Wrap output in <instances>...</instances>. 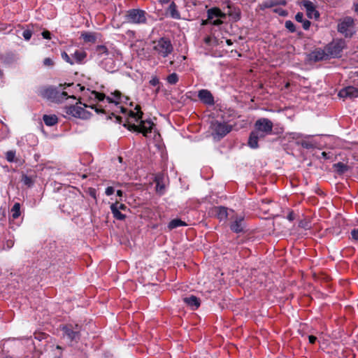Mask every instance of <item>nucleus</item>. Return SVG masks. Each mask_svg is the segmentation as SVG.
I'll use <instances>...</instances> for the list:
<instances>
[{"instance_id": "nucleus-1", "label": "nucleus", "mask_w": 358, "mask_h": 358, "mask_svg": "<svg viewBox=\"0 0 358 358\" xmlns=\"http://www.w3.org/2000/svg\"><path fill=\"white\" fill-rule=\"evenodd\" d=\"M273 127V124L270 120L264 117L258 119L255 123V131L250 135L248 145L252 149L257 148L259 139L271 134Z\"/></svg>"}, {"instance_id": "nucleus-2", "label": "nucleus", "mask_w": 358, "mask_h": 358, "mask_svg": "<svg viewBox=\"0 0 358 358\" xmlns=\"http://www.w3.org/2000/svg\"><path fill=\"white\" fill-rule=\"evenodd\" d=\"M152 50L159 58H166L173 52V45L168 38L162 37L153 41Z\"/></svg>"}, {"instance_id": "nucleus-3", "label": "nucleus", "mask_w": 358, "mask_h": 358, "mask_svg": "<svg viewBox=\"0 0 358 358\" xmlns=\"http://www.w3.org/2000/svg\"><path fill=\"white\" fill-rule=\"evenodd\" d=\"M147 13L141 9H130L127 11L124 19L127 23L140 24H144L147 20Z\"/></svg>"}, {"instance_id": "nucleus-4", "label": "nucleus", "mask_w": 358, "mask_h": 358, "mask_svg": "<svg viewBox=\"0 0 358 358\" xmlns=\"http://www.w3.org/2000/svg\"><path fill=\"white\" fill-rule=\"evenodd\" d=\"M87 107V106L86 104H84L83 107L81 103L79 102V103H77L74 106H70L69 107H66V113L75 117L86 120L90 118L91 116V113L89 111L86 110L85 108Z\"/></svg>"}, {"instance_id": "nucleus-5", "label": "nucleus", "mask_w": 358, "mask_h": 358, "mask_svg": "<svg viewBox=\"0 0 358 358\" xmlns=\"http://www.w3.org/2000/svg\"><path fill=\"white\" fill-rule=\"evenodd\" d=\"M354 20L351 17H345L341 19L337 26V30L345 37H351L353 32Z\"/></svg>"}, {"instance_id": "nucleus-6", "label": "nucleus", "mask_w": 358, "mask_h": 358, "mask_svg": "<svg viewBox=\"0 0 358 358\" xmlns=\"http://www.w3.org/2000/svg\"><path fill=\"white\" fill-rule=\"evenodd\" d=\"M211 129L213 136L220 139L231 131V126L226 123L215 121L211 123Z\"/></svg>"}, {"instance_id": "nucleus-7", "label": "nucleus", "mask_w": 358, "mask_h": 358, "mask_svg": "<svg viewBox=\"0 0 358 358\" xmlns=\"http://www.w3.org/2000/svg\"><path fill=\"white\" fill-rule=\"evenodd\" d=\"M208 20L215 26H219L222 24L220 18H225L227 13H223L218 8H213L208 10Z\"/></svg>"}, {"instance_id": "nucleus-8", "label": "nucleus", "mask_w": 358, "mask_h": 358, "mask_svg": "<svg viewBox=\"0 0 358 358\" xmlns=\"http://www.w3.org/2000/svg\"><path fill=\"white\" fill-rule=\"evenodd\" d=\"M153 125L150 120H140L138 124H133L130 125L129 129H132L142 133L144 136H147L148 134L151 133Z\"/></svg>"}, {"instance_id": "nucleus-9", "label": "nucleus", "mask_w": 358, "mask_h": 358, "mask_svg": "<svg viewBox=\"0 0 358 358\" xmlns=\"http://www.w3.org/2000/svg\"><path fill=\"white\" fill-rule=\"evenodd\" d=\"M68 95V92H59L55 88L49 87L44 90L43 96L49 99L55 101H60L63 99V97H66Z\"/></svg>"}, {"instance_id": "nucleus-10", "label": "nucleus", "mask_w": 358, "mask_h": 358, "mask_svg": "<svg viewBox=\"0 0 358 358\" xmlns=\"http://www.w3.org/2000/svg\"><path fill=\"white\" fill-rule=\"evenodd\" d=\"M301 6L306 10L307 16L312 19H317L320 17L319 12L315 9L314 3L308 0H301L300 2Z\"/></svg>"}, {"instance_id": "nucleus-11", "label": "nucleus", "mask_w": 358, "mask_h": 358, "mask_svg": "<svg viewBox=\"0 0 358 358\" xmlns=\"http://www.w3.org/2000/svg\"><path fill=\"white\" fill-rule=\"evenodd\" d=\"M95 53L96 54L97 59L99 61H101L102 59L108 57V56L118 57L121 55L119 51H109L105 45H98L96 48Z\"/></svg>"}, {"instance_id": "nucleus-12", "label": "nucleus", "mask_w": 358, "mask_h": 358, "mask_svg": "<svg viewBox=\"0 0 358 358\" xmlns=\"http://www.w3.org/2000/svg\"><path fill=\"white\" fill-rule=\"evenodd\" d=\"M338 96L341 98H357L358 97V89L352 86L347 87L338 92Z\"/></svg>"}, {"instance_id": "nucleus-13", "label": "nucleus", "mask_w": 358, "mask_h": 358, "mask_svg": "<svg viewBox=\"0 0 358 358\" xmlns=\"http://www.w3.org/2000/svg\"><path fill=\"white\" fill-rule=\"evenodd\" d=\"M62 329L64 336H66L70 341H75L79 338L80 330L78 325L76 326L75 329L69 326L64 327Z\"/></svg>"}, {"instance_id": "nucleus-14", "label": "nucleus", "mask_w": 358, "mask_h": 358, "mask_svg": "<svg viewBox=\"0 0 358 358\" xmlns=\"http://www.w3.org/2000/svg\"><path fill=\"white\" fill-rule=\"evenodd\" d=\"M198 96L199 99L207 105H213L214 99L210 91L207 90H201L199 91Z\"/></svg>"}, {"instance_id": "nucleus-15", "label": "nucleus", "mask_w": 358, "mask_h": 358, "mask_svg": "<svg viewBox=\"0 0 358 358\" xmlns=\"http://www.w3.org/2000/svg\"><path fill=\"white\" fill-rule=\"evenodd\" d=\"M64 85L65 86L64 89L68 88V91H66L68 92V95L66 97H63V99L72 98L76 99V96L74 94L76 92L84 90V87L80 86L79 84L74 85L73 83H65Z\"/></svg>"}, {"instance_id": "nucleus-16", "label": "nucleus", "mask_w": 358, "mask_h": 358, "mask_svg": "<svg viewBox=\"0 0 358 358\" xmlns=\"http://www.w3.org/2000/svg\"><path fill=\"white\" fill-rule=\"evenodd\" d=\"M244 227V217L243 216H236L234 221L231 223L230 228L233 231L239 233L243 231Z\"/></svg>"}, {"instance_id": "nucleus-17", "label": "nucleus", "mask_w": 358, "mask_h": 358, "mask_svg": "<svg viewBox=\"0 0 358 358\" xmlns=\"http://www.w3.org/2000/svg\"><path fill=\"white\" fill-rule=\"evenodd\" d=\"M113 56H108V57H105L102 59V60L99 61L102 67L107 71L113 72L115 71V63L113 60Z\"/></svg>"}, {"instance_id": "nucleus-18", "label": "nucleus", "mask_w": 358, "mask_h": 358, "mask_svg": "<svg viewBox=\"0 0 358 358\" xmlns=\"http://www.w3.org/2000/svg\"><path fill=\"white\" fill-rule=\"evenodd\" d=\"M87 57V53L84 50L78 49L76 50L72 54V59L74 62V64H81L84 62Z\"/></svg>"}, {"instance_id": "nucleus-19", "label": "nucleus", "mask_w": 358, "mask_h": 358, "mask_svg": "<svg viewBox=\"0 0 358 358\" xmlns=\"http://www.w3.org/2000/svg\"><path fill=\"white\" fill-rule=\"evenodd\" d=\"M183 301L194 310L198 308L200 306L199 299L193 295L188 297H185L183 299Z\"/></svg>"}, {"instance_id": "nucleus-20", "label": "nucleus", "mask_w": 358, "mask_h": 358, "mask_svg": "<svg viewBox=\"0 0 358 358\" xmlns=\"http://www.w3.org/2000/svg\"><path fill=\"white\" fill-rule=\"evenodd\" d=\"M215 212L217 218L220 220H225L227 218V208L223 206H218L215 208Z\"/></svg>"}, {"instance_id": "nucleus-21", "label": "nucleus", "mask_w": 358, "mask_h": 358, "mask_svg": "<svg viewBox=\"0 0 358 358\" xmlns=\"http://www.w3.org/2000/svg\"><path fill=\"white\" fill-rule=\"evenodd\" d=\"M122 94L119 91H115L112 93L110 96L106 97V99L109 103H114L116 105L122 101Z\"/></svg>"}, {"instance_id": "nucleus-22", "label": "nucleus", "mask_w": 358, "mask_h": 358, "mask_svg": "<svg viewBox=\"0 0 358 358\" xmlns=\"http://www.w3.org/2000/svg\"><path fill=\"white\" fill-rule=\"evenodd\" d=\"M226 3H227V7L229 9V10L227 12V15L231 16L235 20H238L241 17L240 10L238 9L237 10L235 8L232 9L230 2L227 1V2H226Z\"/></svg>"}, {"instance_id": "nucleus-23", "label": "nucleus", "mask_w": 358, "mask_h": 358, "mask_svg": "<svg viewBox=\"0 0 358 358\" xmlns=\"http://www.w3.org/2000/svg\"><path fill=\"white\" fill-rule=\"evenodd\" d=\"M43 120L47 126H53L57 122V117L55 115H45Z\"/></svg>"}, {"instance_id": "nucleus-24", "label": "nucleus", "mask_w": 358, "mask_h": 358, "mask_svg": "<svg viewBox=\"0 0 358 358\" xmlns=\"http://www.w3.org/2000/svg\"><path fill=\"white\" fill-rule=\"evenodd\" d=\"M168 12L169 13L171 17L173 19H180V15L179 12L176 8V5L175 3L172 2L168 9Z\"/></svg>"}, {"instance_id": "nucleus-25", "label": "nucleus", "mask_w": 358, "mask_h": 358, "mask_svg": "<svg viewBox=\"0 0 358 358\" xmlns=\"http://www.w3.org/2000/svg\"><path fill=\"white\" fill-rule=\"evenodd\" d=\"M186 225L187 224L184 221H182L180 219H173L169 223L168 227L169 229H173L178 227Z\"/></svg>"}, {"instance_id": "nucleus-26", "label": "nucleus", "mask_w": 358, "mask_h": 358, "mask_svg": "<svg viewBox=\"0 0 358 358\" xmlns=\"http://www.w3.org/2000/svg\"><path fill=\"white\" fill-rule=\"evenodd\" d=\"M311 57L315 61H320L324 59L326 54L323 50H318L313 52Z\"/></svg>"}, {"instance_id": "nucleus-27", "label": "nucleus", "mask_w": 358, "mask_h": 358, "mask_svg": "<svg viewBox=\"0 0 358 358\" xmlns=\"http://www.w3.org/2000/svg\"><path fill=\"white\" fill-rule=\"evenodd\" d=\"M20 215V204L15 203L11 208V216L13 219L15 220Z\"/></svg>"}, {"instance_id": "nucleus-28", "label": "nucleus", "mask_w": 358, "mask_h": 358, "mask_svg": "<svg viewBox=\"0 0 358 358\" xmlns=\"http://www.w3.org/2000/svg\"><path fill=\"white\" fill-rule=\"evenodd\" d=\"M111 212L114 216V217L119 220H123L125 218V215L122 213L120 210L115 207H111L110 206Z\"/></svg>"}, {"instance_id": "nucleus-29", "label": "nucleus", "mask_w": 358, "mask_h": 358, "mask_svg": "<svg viewBox=\"0 0 358 358\" xmlns=\"http://www.w3.org/2000/svg\"><path fill=\"white\" fill-rule=\"evenodd\" d=\"M135 109L137 110L136 113H134L133 111H131L130 115L131 117H134L136 120V122H138L142 118L143 112L141 111V108L139 106H136Z\"/></svg>"}, {"instance_id": "nucleus-30", "label": "nucleus", "mask_w": 358, "mask_h": 358, "mask_svg": "<svg viewBox=\"0 0 358 358\" xmlns=\"http://www.w3.org/2000/svg\"><path fill=\"white\" fill-rule=\"evenodd\" d=\"M81 37L85 42H94L96 41L95 36L92 33H83L81 34Z\"/></svg>"}, {"instance_id": "nucleus-31", "label": "nucleus", "mask_w": 358, "mask_h": 358, "mask_svg": "<svg viewBox=\"0 0 358 358\" xmlns=\"http://www.w3.org/2000/svg\"><path fill=\"white\" fill-rule=\"evenodd\" d=\"M91 96H90L91 99H96L99 101L104 100L106 98L105 94L99 92H96L95 91H92L90 92Z\"/></svg>"}, {"instance_id": "nucleus-32", "label": "nucleus", "mask_w": 358, "mask_h": 358, "mask_svg": "<svg viewBox=\"0 0 358 358\" xmlns=\"http://www.w3.org/2000/svg\"><path fill=\"white\" fill-rule=\"evenodd\" d=\"M166 80L169 84L174 85L178 81V76L176 73H172L167 77Z\"/></svg>"}, {"instance_id": "nucleus-33", "label": "nucleus", "mask_w": 358, "mask_h": 358, "mask_svg": "<svg viewBox=\"0 0 358 358\" xmlns=\"http://www.w3.org/2000/svg\"><path fill=\"white\" fill-rule=\"evenodd\" d=\"M334 166L340 173H344L348 169V166L341 162L336 164Z\"/></svg>"}, {"instance_id": "nucleus-34", "label": "nucleus", "mask_w": 358, "mask_h": 358, "mask_svg": "<svg viewBox=\"0 0 358 358\" xmlns=\"http://www.w3.org/2000/svg\"><path fill=\"white\" fill-rule=\"evenodd\" d=\"M278 3L273 1H266V3H262L261 5H259V8L261 10H264L265 8H271V7H273L274 6H276Z\"/></svg>"}, {"instance_id": "nucleus-35", "label": "nucleus", "mask_w": 358, "mask_h": 358, "mask_svg": "<svg viewBox=\"0 0 358 358\" xmlns=\"http://www.w3.org/2000/svg\"><path fill=\"white\" fill-rule=\"evenodd\" d=\"M285 26L292 33L296 31L295 25L291 20H287L285 23Z\"/></svg>"}, {"instance_id": "nucleus-36", "label": "nucleus", "mask_w": 358, "mask_h": 358, "mask_svg": "<svg viewBox=\"0 0 358 358\" xmlns=\"http://www.w3.org/2000/svg\"><path fill=\"white\" fill-rule=\"evenodd\" d=\"M62 58L71 65L74 64V62L72 59V57H71L66 52H62Z\"/></svg>"}, {"instance_id": "nucleus-37", "label": "nucleus", "mask_w": 358, "mask_h": 358, "mask_svg": "<svg viewBox=\"0 0 358 358\" xmlns=\"http://www.w3.org/2000/svg\"><path fill=\"white\" fill-rule=\"evenodd\" d=\"M6 157L8 162H13L15 157V152L13 150L8 151L6 154Z\"/></svg>"}, {"instance_id": "nucleus-38", "label": "nucleus", "mask_w": 358, "mask_h": 358, "mask_svg": "<svg viewBox=\"0 0 358 358\" xmlns=\"http://www.w3.org/2000/svg\"><path fill=\"white\" fill-rule=\"evenodd\" d=\"M43 65L47 67H52L54 65V61L50 57H47L43 60Z\"/></svg>"}, {"instance_id": "nucleus-39", "label": "nucleus", "mask_w": 358, "mask_h": 358, "mask_svg": "<svg viewBox=\"0 0 358 358\" xmlns=\"http://www.w3.org/2000/svg\"><path fill=\"white\" fill-rule=\"evenodd\" d=\"M156 191L160 194H163L164 190V185H161L158 179L156 180Z\"/></svg>"}, {"instance_id": "nucleus-40", "label": "nucleus", "mask_w": 358, "mask_h": 358, "mask_svg": "<svg viewBox=\"0 0 358 358\" xmlns=\"http://www.w3.org/2000/svg\"><path fill=\"white\" fill-rule=\"evenodd\" d=\"M110 206L111 207H115L116 208L119 209L120 210H126L127 208V206L124 204L120 203L118 202L113 203Z\"/></svg>"}, {"instance_id": "nucleus-41", "label": "nucleus", "mask_w": 358, "mask_h": 358, "mask_svg": "<svg viewBox=\"0 0 358 358\" xmlns=\"http://www.w3.org/2000/svg\"><path fill=\"white\" fill-rule=\"evenodd\" d=\"M22 36L26 41H29L32 36V33L29 29H26L23 31Z\"/></svg>"}, {"instance_id": "nucleus-42", "label": "nucleus", "mask_w": 358, "mask_h": 358, "mask_svg": "<svg viewBox=\"0 0 358 358\" xmlns=\"http://www.w3.org/2000/svg\"><path fill=\"white\" fill-rule=\"evenodd\" d=\"M204 42L208 45H213V42H215V39H213L210 36H207L204 38Z\"/></svg>"}, {"instance_id": "nucleus-43", "label": "nucleus", "mask_w": 358, "mask_h": 358, "mask_svg": "<svg viewBox=\"0 0 358 358\" xmlns=\"http://www.w3.org/2000/svg\"><path fill=\"white\" fill-rule=\"evenodd\" d=\"M295 19L299 22H302L303 21V14L302 13H297L295 15Z\"/></svg>"}, {"instance_id": "nucleus-44", "label": "nucleus", "mask_w": 358, "mask_h": 358, "mask_svg": "<svg viewBox=\"0 0 358 358\" xmlns=\"http://www.w3.org/2000/svg\"><path fill=\"white\" fill-rule=\"evenodd\" d=\"M159 83V79L156 76L152 77V79L150 80V84L152 86L157 85Z\"/></svg>"}, {"instance_id": "nucleus-45", "label": "nucleus", "mask_w": 358, "mask_h": 358, "mask_svg": "<svg viewBox=\"0 0 358 358\" xmlns=\"http://www.w3.org/2000/svg\"><path fill=\"white\" fill-rule=\"evenodd\" d=\"M352 237L354 240L358 241V228L351 231Z\"/></svg>"}, {"instance_id": "nucleus-46", "label": "nucleus", "mask_w": 358, "mask_h": 358, "mask_svg": "<svg viewBox=\"0 0 358 358\" xmlns=\"http://www.w3.org/2000/svg\"><path fill=\"white\" fill-rule=\"evenodd\" d=\"M107 196H110L114 193V188L113 187H108L105 192Z\"/></svg>"}, {"instance_id": "nucleus-47", "label": "nucleus", "mask_w": 358, "mask_h": 358, "mask_svg": "<svg viewBox=\"0 0 358 358\" xmlns=\"http://www.w3.org/2000/svg\"><path fill=\"white\" fill-rule=\"evenodd\" d=\"M302 23H303V28L304 29L307 30V29H309V27H310V21H308V20H303V21L302 22Z\"/></svg>"}, {"instance_id": "nucleus-48", "label": "nucleus", "mask_w": 358, "mask_h": 358, "mask_svg": "<svg viewBox=\"0 0 358 358\" xmlns=\"http://www.w3.org/2000/svg\"><path fill=\"white\" fill-rule=\"evenodd\" d=\"M301 145L305 148H311L313 147V145L310 143H308V142H306V141H303L301 143Z\"/></svg>"}, {"instance_id": "nucleus-49", "label": "nucleus", "mask_w": 358, "mask_h": 358, "mask_svg": "<svg viewBox=\"0 0 358 358\" xmlns=\"http://www.w3.org/2000/svg\"><path fill=\"white\" fill-rule=\"evenodd\" d=\"M23 182L25 185H30L31 183V180L27 176H24Z\"/></svg>"}, {"instance_id": "nucleus-50", "label": "nucleus", "mask_w": 358, "mask_h": 358, "mask_svg": "<svg viewBox=\"0 0 358 358\" xmlns=\"http://www.w3.org/2000/svg\"><path fill=\"white\" fill-rule=\"evenodd\" d=\"M42 36L45 39H50V33L48 31H44L42 32Z\"/></svg>"}, {"instance_id": "nucleus-51", "label": "nucleus", "mask_w": 358, "mask_h": 358, "mask_svg": "<svg viewBox=\"0 0 358 358\" xmlns=\"http://www.w3.org/2000/svg\"><path fill=\"white\" fill-rule=\"evenodd\" d=\"M316 340H317V338L315 336H308V341H309L310 343H311V344L315 343Z\"/></svg>"}, {"instance_id": "nucleus-52", "label": "nucleus", "mask_w": 358, "mask_h": 358, "mask_svg": "<svg viewBox=\"0 0 358 358\" xmlns=\"http://www.w3.org/2000/svg\"><path fill=\"white\" fill-rule=\"evenodd\" d=\"M117 194L119 196H122V190H117Z\"/></svg>"}, {"instance_id": "nucleus-53", "label": "nucleus", "mask_w": 358, "mask_h": 358, "mask_svg": "<svg viewBox=\"0 0 358 358\" xmlns=\"http://www.w3.org/2000/svg\"><path fill=\"white\" fill-rule=\"evenodd\" d=\"M170 0H159L161 3H167Z\"/></svg>"}, {"instance_id": "nucleus-54", "label": "nucleus", "mask_w": 358, "mask_h": 358, "mask_svg": "<svg viewBox=\"0 0 358 358\" xmlns=\"http://www.w3.org/2000/svg\"><path fill=\"white\" fill-rule=\"evenodd\" d=\"M226 43H227V44L228 45H232V41H231V40H229V39H227V40L226 41Z\"/></svg>"}, {"instance_id": "nucleus-55", "label": "nucleus", "mask_w": 358, "mask_h": 358, "mask_svg": "<svg viewBox=\"0 0 358 358\" xmlns=\"http://www.w3.org/2000/svg\"><path fill=\"white\" fill-rule=\"evenodd\" d=\"M91 108H94L96 112L98 113L102 111V110H99L97 108L94 107V106H91Z\"/></svg>"}, {"instance_id": "nucleus-56", "label": "nucleus", "mask_w": 358, "mask_h": 358, "mask_svg": "<svg viewBox=\"0 0 358 358\" xmlns=\"http://www.w3.org/2000/svg\"><path fill=\"white\" fill-rule=\"evenodd\" d=\"M174 62L173 60H171L169 62V66H172Z\"/></svg>"}, {"instance_id": "nucleus-57", "label": "nucleus", "mask_w": 358, "mask_h": 358, "mask_svg": "<svg viewBox=\"0 0 358 358\" xmlns=\"http://www.w3.org/2000/svg\"><path fill=\"white\" fill-rule=\"evenodd\" d=\"M288 218L289 220H293L292 215V214L289 215Z\"/></svg>"}, {"instance_id": "nucleus-58", "label": "nucleus", "mask_w": 358, "mask_h": 358, "mask_svg": "<svg viewBox=\"0 0 358 358\" xmlns=\"http://www.w3.org/2000/svg\"><path fill=\"white\" fill-rule=\"evenodd\" d=\"M322 155L324 157L327 158V153L325 152H323Z\"/></svg>"}, {"instance_id": "nucleus-59", "label": "nucleus", "mask_w": 358, "mask_h": 358, "mask_svg": "<svg viewBox=\"0 0 358 358\" xmlns=\"http://www.w3.org/2000/svg\"><path fill=\"white\" fill-rule=\"evenodd\" d=\"M3 75V71L0 69V77H2Z\"/></svg>"}, {"instance_id": "nucleus-60", "label": "nucleus", "mask_w": 358, "mask_h": 358, "mask_svg": "<svg viewBox=\"0 0 358 358\" xmlns=\"http://www.w3.org/2000/svg\"><path fill=\"white\" fill-rule=\"evenodd\" d=\"M121 110H122V112H124V108H121Z\"/></svg>"}, {"instance_id": "nucleus-61", "label": "nucleus", "mask_w": 358, "mask_h": 358, "mask_svg": "<svg viewBox=\"0 0 358 358\" xmlns=\"http://www.w3.org/2000/svg\"><path fill=\"white\" fill-rule=\"evenodd\" d=\"M120 162H122V157H119Z\"/></svg>"}, {"instance_id": "nucleus-62", "label": "nucleus", "mask_w": 358, "mask_h": 358, "mask_svg": "<svg viewBox=\"0 0 358 358\" xmlns=\"http://www.w3.org/2000/svg\"><path fill=\"white\" fill-rule=\"evenodd\" d=\"M357 74H358V72H357Z\"/></svg>"}]
</instances>
